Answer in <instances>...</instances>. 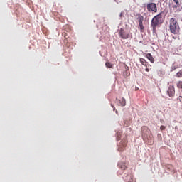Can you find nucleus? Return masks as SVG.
<instances>
[{
    "label": "nucleus",
    "instance_id": "15",
    "mask_svg": "<svg viewBox=\"0 0 182 182\" xmlns=\"http://www.w3.org/2000/svg\"><path fill=\"white\" fill-rule=\"evenodd\" d=\"M124 76H125L126 77H127V76H130V71H129V70H127L124 73Z\"/></svg>",
    "mask_w": 182,
    "mask_h": 182
},
{
    "label": "nucleus",
    "instance_id": "11",
    "mask_svg": "<svg viewBox=\"0 0 182 182\" xmlns=\"http://www.w3.org/2000/svg\"><path fill=\"white\" fill-rule=\"evenodd\" d=\"M139 26L141 30V32H142V31H144V26H143V18H140L139 21Z\"/></svg>",
    "mask_w": 182,
    "mask_h": 182
},
{
    "label": "nucleus",
    "instance_id": "20",
    "mask_svg": "<svg viewBox=\"0 0 182 182\" xmlns=\"http://www.w3.org/2000/svg\"><path fill=\"white\" fill-rule=\"evenodd\" d=\"M145 70H146V72H150V69H149V68H146Z\"/></svg>",
    "mask_w": 182,
    "mask_h": 182
},
{
    "label": "nucleus",
    "instance_id": "10",
    "mask_svg": "<svg viewBox=\"0 0 182 182\" xmlns=\"http://www.w3.org/2000/svg\"><path fill=\"white\" fill-rule=\"evenodd\" d=\"M146 58L151 62V63H153L154 62V58L153 55H151V53H147L146 55Z\"/></svg>",
    "mask_w": 182,
    "mask_h": 182
},
{
    "label": "nucleus",
    "instance_id": "13",
    "mask_svg": "<svg viewBox=\"0 0 182 182\" xmlns=\"http://www.w3.org/2000/svg\"><path fill=\"white\" fill-rule=\"evenodd\" d=\"M119 168H121L122 170H126V168H127V166H126V164H123V163H119Z\"/></svg>",
    "mask_w": 182,
    "mask_h": 182
},
{
    "label": "nucleus",
    "instance_id": "9",
    "mask_svg": "<svg viewBox=\"0 0 182 182\" xmlns=\"http://www.w3.org/2000/svg\"><path fill=\"white\" fill-rule=\"evenodd\" d=\"M118 102L119 106H126V99H124V97H122L120 100H118Z\"/></svg>",
    "mask_w": 182,
    "mask_h": 182
},
{
    "label": "nucleus",
    "instance_id": "4",
    "mask_svg": "<svg viewBox=\"0 0 182 182\" xmlns=\"http://www.w3.org/2000/svg\"><path fill=\"white\" fill-rule=\"evenodd\" d=\"M119 38L122 39H129V34L124 29L120 28L119 31Z\"/></svg>",
    "mask_w": 182,
    "mask_h": 182
},
{
    "label": "nucleus",
    "instance_id": "18",
    "mask_svg": "<svg viewBox=\"0 0 182 182\" xmlns=\"http://www.w3.org/2000/svg\"><path fill=\"white\" fill-rule=\"evenodd\" d=\"M160 129H161V131L166 130V127H165L164 125H161V126L160 127Z\"/></svg>",
    "mask_w": 182,
    "mask_h": 182
},
{
    "label": "nucleus",
    "instance_id": "7",
    "mask_svg": "<svg viewBox=\"0 0 182 182\" xmlns=\"http://www.w3.org/2000/svg\"><path fill=\"white\" fill-rule=\"evenodd\" d=\"M141 130L142 132V136H147V134H149V133H150V130L149 129V127H147L146 126H144L141 128Z\"/></svg>",
    "mask_w": 182,
    "mask_h": 182
},
{
    "label": "nucleus",
    "instance_id": "21",
    "mask_svg": "<svg viewBox=\"0 0 182 182\" xmlns=\"http://www.w3.org/2000/svg\"><path fill=\"white\" fill-rule=\"evenodd\" d=\"M116 113H117V111H116Z\"/></svg>",
    "mask_w": 182,
    "mask_h": 182
},
{
    "label": "nucleus",
    "instance_id": "14",
    "mask_svg": "<svg viewBox=\"0 0 182 182\" xmlns=\"http://www.w3.org/2000/svg\"><path fill=\"white\" fill-rule=\"evenodd\" d=\"M105 66L106 68H109V69H113V64H112V63H105Z\"/></svg>",
    "mask_w": 182,
    "mask_h": 182
},
{
    "label": "nucleus",
    "instance_id": "6",
    "mask_svg": "<svg viewBox=\"0 0 182 182\" xmlns=\"http://www.w3.org/2000/svg\"><path fill=\"white\" fill-rule=\"evenodd\" d=\"M126 146H127V141L122 140L118 145L119 151H123L124 149H126Z\"/></svg>",
    "mask_w": 182,
    "mask_h": 182
},
{
    "label": "nucleus",
    "instance_id": "19",
    "mask_svg": "<svg viewBox=\"0 0 182 182\" xmlns=\"http://www.w3.org/2000/svg\"><path fill=\"white\" fill-rule=\"evenodd\" d=\"M178 99L179 102H181V103H182V96H179Z\"/></svg>",
    "mask_w": 182,
    "mask_h": 182
},
{
    "label": "nucleus",
    "instance_id": "3",
    "mask_svg": "<svg viewBox=\"0 0 182 182\" xmlns=\"http://www.w3.org/2000/svg\"><path fill=\"white\" fill-rule=\"evenodd\" d=\"M147 9L148 11L154 12L155 14L157 13V5L156 3H149L147 4Z\"/></svg>",
    "mask_w": 182,
    "mask_h": 182
},
{
    "label": "nucleus",
    "instance_id": "2",
    "mask_svg": "<svg viewBox=\"0 0 182 182\" xmlns=\"http://www.w3.org/2000/svg\"><path fill=\"white\" fill-rule=\"evenodd\" d=\"M169 29L171 33H173V35H177L180 32V26L176 18H171L170 19Z\"/></svg>",
    "mask_w": 182,
    "mask_h": 182
},
{
    "label": "nucleus",
    "instance_id": "1",
    "mask_svg": "<svg viewBox=\"0 0 182 182\" xmlns=\"http://www.w3.org/2000/svg\"><path fill=\"white\" fill-rule=\"evenodd\" d=\"M161 23H163V12L159 13L152 18L151 21V26L153 32H156L157 27L159 25H161Z\"/></svg>",
    "mask_w": 182,
    "mask_h": 182
},
{
    "label": "nucleus",
    "instance_id": "8",
    "mask_svg": "<svg viewBox=\"0 0 182 182\" xmlns=\"http://www.w3.org/2000/svg\"><path fill=\"white\" fill-rule=\"evenodd\" d=\"M63 36H64V40H63V43L65 45H66V46H68L69 45V40L68 38L69 36H68V35L66 34V33H63Z\"/></svg>",
    "mask_w": 182,
    "mask_h": 182
},
{
    "label": "nucleus",
    "instance_id": "17",
    "mask_svg": "<svg viewBox=\"0 0 182 182\" xmlns=\"http://www.w3.org/2000/svg\"><path fill=\"white\" fill-rule=\"evenodd\" d=\"M173 2L176 4V6H180V2L178 1V0H173Z\"/></svg>",
    "mask_w": 182,
    "mask_h": 182
},
{
    "label": "nucleus",
    "instance_id": "5",
    "mask_svg": "<svg viewBox=\"0 0 182 182\" xmlns=\"http://www.w3.org/2000/svg\"><path fill=\"white\" fill-rule=\"evenodd\" d=\"M167 94L169 97H174V95H176V89L173 85H170L167 90Z\"/></svg>",
    "mask_w": 182,
    "mask_h": 182
},
{
    "label": "nucleus",
    "instance_id": "12",
    "mask_svg": "<svg viewBox=\"0 0 182 182\" xmlns=\"http://www.w3.org/2000/svg\"><path fill=\"white\" fill-rule=\"evenodd\" d=\"M140 63H141V65L147 68V63H147V61H146L144 58H140Z\"/></svg>",
    "mask_w": 182,
    "mask_h": 182
},
{
    "label": "nucleus",
    "instance_id": "16",
    "mask_svg": "<svg viewBox=\"0 0 182 182\" xmlns=\"http://www.w3.org/2000/svg\"><path fill=\"white\" fill-rule=\"evenodd\" d=\"M177 77H182V71H179L176 74Z\"/></svg>",
    "mask_w": 182,
    "mask_h": 182
}]
</instances>
